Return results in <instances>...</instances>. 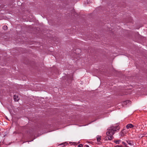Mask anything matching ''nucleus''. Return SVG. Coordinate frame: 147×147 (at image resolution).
<instances>
[{
	"mask_svg": "<svg viewBox=\"0 0 147 147\" xmlns=\"http://www.w3.org/2000/svg\"><path fill=\"white\" fill-rule=\"evenodd\" d=\"M78 147H83V145L82 144H80L78 146Z\"/></svg>",
	"mask_w": 147,
	"mask_h": 147,
	"instance_id": "obj_10",
	"label": "nucleus"
},
{
	"mask_svg": "<svg viewBox=\"0 0 147 147\" xmlns=\"http://www.w3.org/2000/svg\"><path fill=\"white\" fill-rule=\"evenodd\" d=\"M14 98L15 101H18L19 99L18 97V96L16 95H14L13 96Z\"/></svg>",
	"mask_w": 147,
	"mask_h": 147,
	"instance_id": "obj_3",
	"label": "nucleus"
},
{
	"mask_svg": "<svg viewBox=\"0 0 147 147\" xmlns=\"http://www.w3.org/2000/svg\"><path fill=\"white\" fill-rule=\"evenodd\" d=\"M115 147H122V146L117 145L115 146Z\"/></svg>",
	"mask_w": 147,
	"mask_h": 147,
	"instance_id": "obj_11",
	"label": "nucleus"
},
{
	"mask_svg": "<svg viewBox=\"0 0 147 147\" xmlns=\"http://www.w3.org/2000/svg\"><path fill=\"white\" fill-rule=\"evenodd\" d=\"M134 127V125L131 124H127L126 126V127L127 129H129V128H131Z\"/></svg>",
	"mask_w": 147,
	"mask_h": 147,
	"instance_id": "obj_2",
	"label": "nucleus"
},
{
	"mask_svg": "<svg viewBox=\"0 0 147 147\" xmlns=\"http://www.w3.org/2000/svg\"><path fill=\"white\" fill-rule=\"evenodd\" d=\"M123 132L122 131L121 133H120V135L121 136H123L124 135V134L123 133Z\"/></svg>",
	"mask_w": 147,
	"mask_h": 147,
	"instance_id": "obj_9",
	"label": "nucleus"
},
{
	"mask_svg": "<svg viewBox=\"0 0 147 147\" xmlns=\"http://www.w3.org/2000/svg\"><path fill=\"white\" fill-rule=\"evenodd\" d=\"M3 29L4 30H6L7 29V26H4L3 27Z\"/></svg>",
	"mask_w": 147,
	"mask_h": 147,
	"instance_id": "obj_5",
	"label": "nucleus"
},
{
	"mask_svg": "<svg viewBox=\"0 0 147 147\" xmlns=\"http://www.w3.org/2000/svg\"><path fill=\"white\" fill-rule=\"evenodd\" d=\"M127 142L130 145H131V143H128V142Z\"/></svg>",
	"mask_w": 147,
	"mask_h": 147,
	"instance_id": "obj_13",
	"label": "nucleus"
},
{
	"mask_svg": "<svg viewBox=\"0 0 147 147\" xmlns=\"http://www.w3.org/2000/svg\"><path fill=\"white\" fill-rule=\"evenodd\" d=\"M121 141V140H116V141H115L114 142H115V143H116V144H119V142Z\"/></svg>",
	"mask_w": 147,
	"mask_h": 147,
	"instance_id": "obj_6",
	"label": "nucleus"
},
{
	"mask_svg": "<svg viewBox=\"0 0 147 147\" xmlns=\"http://www.w3.org/2000/svg\"><path fill=\"white\" fill-rule=\"evenodd\" d=\"M84 147H89V146L87 145H85L84 146Z\"/></svg>",
	"mask_w": 147,
	"mask_h": 147,
	"instance_id": "obj_12",
	"label": "nucleus"
},
{
	"mask_svg": "<svg viewBox=\"0 0 147 147\" xmlns=\"http://www.w3.org/2000/svg\"><path fill=\"white\" fill-rule=\"evenodd\" d=\"M101 136H97V140L98 142H99L101 140Z\"/></svg>",
	"mask_w": 147,
	"mask_h": 147,
	"instance_id": "obj_4",
	"label": "nucleus"
},
{
	"mask_svg": "<svg viewBox=\"0 0 147 147\" xmlns=\"http://www.w3.org/2000/svg\"><path fill=\"white\" fill-rule=\"evenodd\" d=\"M122 143L126 147H128L127 146V144L125 143L124 142H122Z\"/></svg>",
	"mask_w": 147,
	"mask_h": 147,
	"instance_id": "obj_7",
	"label": "nucleus"
},
{
	"mask_svg": "<svg viewBox=\"0 0 147 147\" xmlns=\"http://www.w3.org/2000/svg\"><path fill=\"white\" fill-rule=\"evenodd\" d=\"M129 100L126 101H125L124 102V104H126L127 103H129Z\"/></svg>",
	"mask_w": 147,
	"mask_h": 147,
	"instance_id": "obj_8",
	"label": "nucleus"
},
{
	"mask_svg": "<svg viewBox=\"0 0 147 147\" xmlns=\"http://www.w3.org/2000/svg\"><path fill=\"white\" fill-rule=\"evenodd\" d=\"M119 127L118 126L112 125L109 127L106 133L107 135L108 136V140H112L113 138V136L115 132L117 130H119Z\"/></svg>",
	"mask_w": 147,
	"mask_h": 147,
	"instance_id": "obj_1",
	"label": "nucleus"
}]
</instances>
